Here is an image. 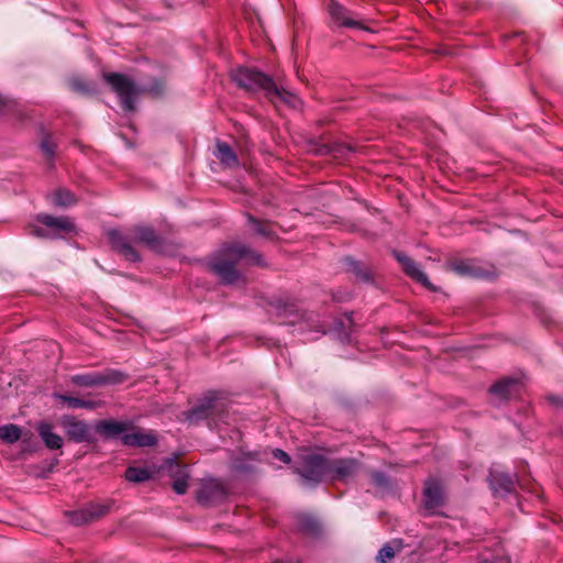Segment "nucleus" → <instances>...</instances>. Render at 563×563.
I'll return each instance as SVG.
<instances>
[{
  "label": "nucleus",
  "instance_id": "obj_23",
  "mask_svg": "<svg viewBox=\"0 0 563 563\" xmlns=\"http://www.w3.org/2000/svg\"><path fill=\"white\" fill-rule=\"evenodd\" d=\"M515 385L516 380L514 379H503L492 387V393L501 398H507L511 394Z\"/></svg>",
  "mask_w": 563,
  "mask_h": 563
},
{
  "label": "nucleus",
  "instance_id": "obj_18",
  "mask_svg": "<svg viewBox=\"0 0 563 563\" xmlns=\"http://www.w3.org/2000/svg\"><path fill=\"white\" fill-rule=\"evenodd\" d=\"M217 410L216 405L211 400H207L198 406H196L189 413L190 420H199L207 418L214 413Z\"/></svg>",
  "mask_w": 563,
  "mask_h": 563
},
{
  "label": "nucleus",
  "instance_id": "obj_4",
  "mask_svg": "<svg viewBox=\"0 0 563 563\" xmlns=\"http://www.w3.org/2000/svg\"><path fill=\"white\" fill-rule=\"evenodd\" d=\"M232 78L240 87L249 91L262 90L267 97L272 93H279L277 85L272 78L254 69L239 68L232 73Z\"/></svg>",
  "mask_w": 563,
  "mask_h": 563
},
{
  "label": "nucleus",
  "instance_id": "obj_20",
  "mask_svg": "<svg viewBox=\"0 0 563 563\" xmlns=\"http://www.w3.org/2000/svg\"><path fill=\"white\" fill-rule=\"evenodd\" d=\"M21 437V430L18 426L9 423L0 427V439L5 442L13 443Z\"/></svg>",
  "mask_w": 563,
  "mask_h": 563
},
{
  "label": "nucleus",
  "instance_id": "obj_10",
  "mask_svg": "<svg viewBox=\"0 0 563 563\" xmlns=\"http://www.w3.org/2000/svg\"><path fill=\"white\" fill-rule=\"evenodd\" d=\"M443 493L441 484L437 481H429L424 488V506L428 510L433 511L442 504Z\"/></svg>",
  "mask_w": 563,
  "mask_h": 563
},
{
  "label": "nucleus",
  "instance_id": "obj_9",
  "mask_svg": "<svg viewBox=\"0 0 563 563\" xmlns=\"http://www.w3.org/2000/svg\"><path fill=\"white\" fill-rule=\"evenodd\" d=\"M396 258L401 264L407 275L421 283L427 288L432 289V285L430 284L428 277L412 260L400 253L396 254Z\"/></svg>",
  "mask_w": 563,
  "mask_h": 563
},
{
  "label": "nucleus",
  "instance_id": "obj_11",
  "mask_svg": "<svg viewBox=\"0 0 563 563\" xmlns=\"http://www.w3.org/2000/svg\"><path fill=\"white\" fill-rule=\"evenodd\" d=\"M121 439L123 444L131 446H150L155 443L154 434L142 430L125 432Z\"/></svg>",
  "mask_w": 563,
  "mask_h": 563
},
{
  "label": "nucleus",
  "instance_id": "obj_12",
  "mask_svg": "<svg viewBox=\"0 0 563 563\" xmlns=\"http://www.w3.org/2000/svg\"><path fill=\"white\" fill-rule=\"evenodd\" d=\"M214 156L227 168H233L239 165V159L235 152L229 144L222 141H217Z\"/></svg>",
  "mask_w": 563,
  "mask_h": 563
},
{
  "label": "nucleus",
  "instance_id": "obj_17",
  "mask_svg": "<svg viewBox=\"0 0 563 563\" xmlns=\"http://www.w3.org/2000/svg\"><path fill=\"white\" fill-rule=\"evenodd\" d=\"M109 380L103 375L100 374H82V375H75L71 377V382L75 385L82 386V387H93V386H100L106 384Z\"/></svg>",
  "mask_w": 563,
  "mask_h": 563
},
{
  "label": "nucleus",
  "instance_id": "obj_29",
  "mask_svg": "<svg viewBox=\"0 0 563 563\" xmlns=\"http://www.w3.org/2000/svg\"><path fill=\"white\" fill-rule=\"evenodd\" d=\"M453 269L460 275H465L468 273V268L464 264L454 265Z\"/></svg>",
  "mask_w": 563,
  "mask_h": 563
},
{
  "label": "nucleus",
  "instance_id": "obj_26",
  "mask_svg": "<svg viewBox=\"0 0 563 563\" xmlns=\"http://www.w3.org/2000/svg\"><path fill=\"white\" fill-rule=\"evenodd\" d=\"M70 87L79 92H89L91 89L86 85L81 78L79 77H73L69 79Z\"/></svg>",
  "mask_w": 563,
  "mask_h": 563
},
{
  "label": "nucleus",
  "instance_id": "obj_19",
  "mask_svg": "<svg viewBox=\"0 0 563 563\" xmlns=\"http://www.w3.org/2000/svg\"><path fill=\"white\" fill-rule=\"evenodd\" d=\"M277 91L279 93H272V96H268L273 101H280L289 104L291 108H297L300 104V100L290 91L279 88L277 86Z\"/></svg>",
  "mask_w": 563,
  "mask_h": 563
},
{
  "label": "nucleus",
  "instance_id": "obj_6",
  "mask_svg": "<svg viewBox=\"0 0 563 563\" xmlns=\"http://www.w3.org/2000/svg\"><path fill=\"white\" fill-rule=\"evenodd\" d=\"M38 221L47 228V230L40 228H34L32 230V234L40 238H55L62 233H68L75 230L74 222L66 217L41 214L38 216Z\"/></svg>",
  "mask_w": 563,
  "mask_h": 563
},
{
  "label": "nucleus",
  "instance_id": "obj_15",
  "mask_svg": "<svg viewBox=\"0 0 563 563\" xmlns=\"http://www.w3.org/2000/svg\"><path fill=\"white\" fill-rule=\"evenodd\" d=\"M97 430L107 437H118L125 433L126 424L119 421L103 420L97 424Z\"/></svg>",
  "mask_w": 563,
  "mask_h": 563
},
{
  "label": "nucleus",
  "instance_id": "obj_7",
  "mask_svg": "<svg viewBox=\"0 0 563 563\" xmlns=\"http://www.w3.org/2000/svg\"><path fill=\"white\" fill-rule=\"evenodd\" d=\"M327 9L332 18V20L339 25L345 26L349 31L352 32H369V33H378L379 30L375 29L371 25L363 24L358 21L353 20L350 14L342 8L335 0H328Z\"/></svg>",
  "mask_w": 563,
  "mask_h": 563
},
{
  "label": "nucleus",
  "instance_id": "obj_21",
  "mask_svg": "<svg viewBox=\"0 0 563 563\" xmlns=\"http://www.w3.org/2000/svg\"><path fill=\"white\" fill-rule=\"evenodd\" d=\"M150 477H151V473L145 467L131 466L125 472V478L129 482L141 483V482L148 479Z\"/></svg>",
  "mask_w": 563,
  "mask_h": 563
},
{
  "label": "nucleus",
  "instance_id": "obj_14",
  "mask_svg": "<svg viewBox=\"0 0 563 563\" xmlns=\"http://www.w3.org/2000/svg\"><path fill=\"white\" fill-rule=\"evenodd\" d=\"M57 398L65 404L68 408H84L87 410H95L102 406V401L98 399H84L78 397H70L66 395H58Z\"/></svg>",
  "mask_w": 563,
  "mask_h": 563
},
{
  "label": "nucleus",
  "instance_id": "obj_27",
  "mask_svg": "<svg viewBox=\"0 0 563 563\" xmlns=\"http://www.w3.org/2000/svg\"><path fill=\"white\" fill-rule=\"evenodd\" d=\"M272 454L275 459L283 461L286 464H288L290 462L289 455L286 452H284L283 450H279V449L273 450Z\"/></svg>",
  "mask_w": 563,
  "mask_h": 563
},
{
  "label": "nucleus",
  "instance_id": "obj_2",
  "mask_svg": "<svg viewBox=\"0 0 563 563\" xmlns=\"http://www.w3.org/2000/svg\"><path fill=\"white\" fill-rule=\"evenodd\" d=\"M108 238L111 245L118 250L126 260L134 262L139 260L136 251L131 245L133 243H144L148 246H155L157 238L151 228L140 227L136 228L130 238L124 236L118 230L108 232Z\"/></svg>",
  "mask_w": 563,
  "mask_h": 563
},
{
  "label": "nucleus",
  "instance_id": "obj_24",
  "mask_svg": "<svg viewBox=\"0 0 563 563\" xmlns=\"http://www.w3.org/2000/svg\"><path fill=\"white\" fill-rule=\"evenodd\" d=\"M52 201L54 205L59 207H69L75 203L74 195L68 190H57L52 196Z\"/></svg>",
  "mask_w": 563,
  "mask_h": 563
},
{
  "label": "nucleus",
  "instance_id": "obj_25",
  "mask_svg": "<svg viewBox=\"0 0 563 563\" xmlns=\"http://www.w3.org/2000/svg\"><path fill=\"white\" fill-rule=\"evenodd\" d=\"M177 468H179L177 466ZM179 473H180V476L175 478L174 483H173V488L174 490L177 493V494H185L186 490H187V487H188V484H187V474L184 470H178Z\"/></svg>",
  "mask_w": 563,
  "mask_h": 563
},
{
  "label": "nucleus",
  "instance_id": "obj_13",
  "mask_svg": "<svg viewBox=\"0 0 563 563\" xmlns=\"http://www.w3.org/2000/svg\"><path fill=\"white\" fill-rule=\"evenodd\" d=\"M37 431L44 441L45 445L51 450H57L63 446L64 440L63 438L53 432V428L48 423H41L37 427Z\"/></svg>",
  "mask_w": 563,
  "mask_h": 563
},
{
  "label": "nucleus",
  "instance_id": "obj_8",
  "mask_svg": "<svg viewBox=\"0 0 563 563\" xmlns=\"http://www.w3.org/2000/svg\"><path fill=\"white\" fill-rule=\"evenodd\" d=\"M60 424L69 440L81 443L91 441V430L88 423L73 417H63Z\"/></svg>",
  "mask_w": 563,
  "mask_h": 563
},
{
  "label": "nucleus",
  "instance_id": "obj_16",
  "mask_svg": "<svg viewBox=\"0 0 563 563\" xmlns=\"http://www.w3.org/2000/svg\"><path fill=\"white\" fill-rule=\"evenodd\" d=\"M492 488L496 494L509 493L515 488V481L508 474H497L492 476Z\"/></svg>",
  "mask_w": 563,
  "mask_h": 563
},
{
  "label": "nucleus",
  "instance_id": "obj_22",
  "mask_svg": "<svg viewBox=\"0 0 563 563\" xmlns=\"http://www.w3.org/2000/svg\"><path fill=\"white\" fill-rule=\"evenodd\" d=\"M401 544L398 541H394L393 543L384 545L378 554L377 561L380 563H386L388 560L393 559L397 552L400 551Z\"/></svg>",
  "mask_w": 563,
  "mask_h": 563
},
{
  "label": "nucleus",
  "instance_id": "obj_1",
  "mask_svg": "<svg viewBox=\"0 0 563 563\" xmlns=\"http://www.w3.org/2000/svg\"><path fill=\"white\" fill-rule=\"evenodd\" d=\"M303 465L298 471L307 481L318 482L329 475L332 479L345 481L356 472V463L352 460L328 462L319 455L302 457Z\"/></svg>",
  "mask_w": 563,
  "mask_h": 563
},
{
  "label": "nucleus",
  "instance_id": "obj_30",
  "mask_svg": "<svg viewBox=\"0 0 563 563\" xmlns=\"http://www.w3.org/2000/svg\"><path fill=\"white\" fill-rule=\"evenodd\" d=\"M550 400H551L552 402L559 404L561 399H560L559 397H556V396H551V397H550Z\"/></svg>",
  "mask_w": 563,
  "mask_h": 563
},
{
  "label": "nucleus",
  "instance_id": "obj_31",
  "mask_svg": "<svg viewBox=\"0 0 563 563\" xmlns=\"http://www.w3.org/2000/svg\"><path fill=\"white\" fill-rule=\"evenodd\" d=\"M161 90H162L161 88H155V87L151 88V91L156 95H158L161 92Z\"/></svg>",
  "mask_w": 563,
  "mask_h": 563
},
{
  "label": "nucleus",
  "instance_id": "obj_28",
  "mask_svg": "<svg viewBox=\"0 0 563 563\" xmlns=\"http://www.w3.org/2000/svg\"><path fill=\"white\" fill-rule=\"evenodd\" d=\"M41 147L47 156H51L54 154V144L51 141H48V140L42 141Z\"/></svg>",
  "mask_w": 563,
  "mask_h": 563
},
{
  "label": "nucleus",
  "instance_id": "obj_5",
  "mask_svg": "<svg viewBox=\"0 0 563 563\" xmlns=\"http://www.w3.org/2000/svg\"><path fill=\"white\" fill-rule=\"evenodd\" d=\"M103 78L120 98L122 108L132 111L134 99L139 95L136 86L126 76L117 73L104 74Z\"/></svg>",
  "mask_w": 563,
  "mask_h": 563
},
{
  "label": "nucleus",
  "instance_id": "obj_3",
  "mask_svg": "<svg viewBox=\"0 0 563 563\" xmlns=\"http://www.w3.org/2000/svg\"><path fill=\"white\" fill-rule=\"evenodd\" d=\"M247 252V249L242 245L230 246L224 250L222 256L212 261L210 264L211 269L222 282L232 284L239 279V273L234 265L236 261L246 256Z\"/></svg>",
  "mask_w": 563,
  "mask_h": 563
}]
</instances>
